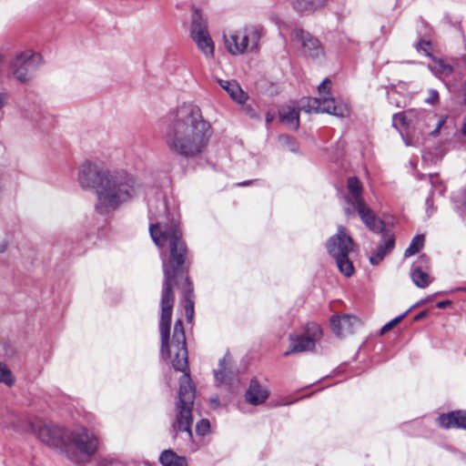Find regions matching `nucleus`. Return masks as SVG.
I'll use <instances>...</instances> for the list:
<instances>
[{"mask_svg":"<svg viewBox=\"0 0 466 466\" xmlns=\"http://www.w3.org/2000/svg\"><path fill=\"white\" fill-rule=\"evenodd\" d=\"M273 118H274V115H272L270 113H268L267 116H266V122L269 123V122H271L273 120Z\"/></svg>","mask_w":466,"mask_h":466,"instance_id":"42","label":"nucleus"},{"mask_svg":"<svg viewBox=\"0 0 466 466\" xmlns=\"http://www.w3.org/2000/svg\"><path fill=\"white\" fill-rule=\"evenodd\" d=\"M425 300H420L419 301L416 305H414L413 307H411L410 309H408L407 311H405L403 314L396 317L395 319H391L390 321H389L388 323H386L382 328H381V330H380V333L381 334H384L386 332H388L389 330H390L393 327H395L398 323H400L405 317L406 315L410 311L411 309L419 306V305H421L422 303H424Z\"/></svg>","mask_w":466,"mask_h":466,"instance_id":"30","label":"nucleus"},{"mask_svg":"<svg viewBox=\"0 0 466 466\" xmlns=\"http://www.w3.org/2000/svg\"><path fill=\"white\" fill-rule=\"evenodd\" d=\"M395 247V238L390 233H384L376 251L370 257L372 265H378L384 258L390 253Z\"/></svg>","mask_w":466,"mask_h":466,"instance_id":"19","label":"nucleus"},{"mask_svg":"<svg viewBox=\"0 0 466 466\" xmlns=\"http://www.w3.org/2000/svg\"><path fill=\"white\" fill-rule=\"evenodd\" d=\"M42 62V56L27 50L16 55L9 62L10 76L22 84L29 82L35 70Z\"/></svg>","mask_w":466,"mask_h":466,"instance_id":"8","label":"nucleus"},{"mask_svg":"<svg viewBox=\"0 0 466 466\" xmlns=\"http://www.w3.org/2000/svg\"><path fill=\"white\" fill-rule=\"evenodd\" d=\"M432 198L431 197H428L426 199V207H427V213H432Z\"/></svg>","mask_w":466,"mask_h":466,"instance_id":"38","label":"nucleus"},{"mask_svg":"<svg viewBox=\"0 0 466 466\" xmlns=\"http://www.w3.org/2000/svg\"><path fill=\"white\" fill-rule=\"evenodd\" d=\"M269 395V391L266 386L259 383L257 379L250 380L249 387L246 391V400L253 405L258 406L266 401Z\"/></svg>","mask_w":466,"mask_h":466,"instance_id":"18","label":"nucleus"},{"mask_svg":"<svg viewBox=\"0 0 466 466\" xmlns=\"http://www.w3.org/2000/svg\"><path fill=\"white\" fill-rule=\"evenodd\" d=\"M438 422L445 429H466V410H455L441 414L438 418Z\"/></svg>","mask_w":466,"mask_h":466,"instance_id":"21","label":"nucleus"},{"mask_svg":"<svg viewBox=\"0 0 466 466\" xmlns=\"http://www.w3.org/2000/svg\"><path fill=\"white\" fill-rule=\"evenodd\" d=\"M427 311H421L414 317L415 321H419L427 316Z\"/></svg>","mask_w":466,"mask_h":466,"instance_id":"40","label":"nucleus"},{"mask_svg":"<svg viewBox=\"0 0 466 466\" xmlns=\"http://www.w3.org/2000/svg\"><path fill=\"white\" fill-rule=\"evenodd\" d=\"M210 401H211L212 406L215 407V408L219 405L218 400L217 398L211 399Z\"/></svg>","mask_w":466,"mask_h":466,"instance_id":"43","label":"nucleus"},{"mask_svg":"<svg viewBox=\"0 0 466 466\" xmlns=\"http://www.w3.org/2000/svg\"><path fill=\"white\" fill-rule=\"evenodd\" d=\"M76 182L83 190H93L96 210L102 215L116 210L136 198L140 182L124 169L109 168L100 160L86 159L76 168Z\"/></svg>","mask_w":466,"mask_h":466,"instance_id":"2","label":"nucleus"},{"mask_svg":"<svg viewBox=\"0 0 466 466\" xmlns=\"http://www.w3.org/2000/svg\"><path fill=\"white\" fill-rule=\"evenodd\" d=\"M330 326L332 331L338 337H346L355 332V330L360 326V321L355 316L335 315L330 319Z\"/></svg>","mask_w":466,"mask_h":466,"instance_id":"13","label":"nucleus"},{"mask_svg":"<svg viewBox=\"0 0 466 466\" xmlns=\"http://www.w3.org/2000/svg\"><path fill=\"white\" fill-rule=\"evenodd\" d=\"M15 380L11 370L5 364L0 362V383L11 387L15 384Z\"/></svg>","mask_w":466,"mask_h":466,"instance_id":"29","label":"nucleus"},{"mask_svg":"<svg viewBox=\"0 0 466 466\" xmlns=\"http://www.w3.org/2000/svg\"><path fill=\"white\" fill-rule=\"evenodd\" d=\"M210 424L208 420H201L196 425V431L198 435L205 436L209 432Z\"/></svg>","mask_w":466,"mask_h":466,"instance_id":"32","label":"nucleus"},{"mask_svg":"<svg viewBox=\"0 0 466 466\" xmlns=\"http://www.w3.org/2000/svg\"><path fill=\"white\" fill-rule=\"evenodd\" d=\"M445 121H446V117H444V116L440 117L437 122L435 129L431 132V135L433 137L438 136L442 126L444 125Z\"/></svg>","mask_w":466,"mask_h":466,"instance_id":"35","label":"nucleus"},{"mask_svg":"<svg viewBox=\"0 0 466 466\" xmlns=\"http://www.w3.org/2000/svg\"><path fill=\"white\" fill-rule=\"evenodd\" d=\"M7 248V244L3 242L0 244V253H4Z\"/></svg>","mask_w":466,"mask_h":466,"instance_id":"41","label":"nucleus"},{"mask_svg":"<svg viewBox=\"0 0 466 466\" xmlns=\"http://www.w3.org/2000/svg\"><path fill=\"white\" fill-rule=\"evenodd\" d=\"M289 149L291 151H296L297 150V147H295L294 143H291L290 147H289Z\"/></svg>","mask_w":466,"mask_h":466,"instance_id":"44","label":"nucleus"},{"mask_svg":"<svg viewBox=\"0 0 466 466\" xmlns=\"http://www.w3.org/2000/svg\"><path fill=\"white\" fill-rule=\"evenodd\" d=\"M459 289L466 291V288H460Z\"/></svg>","mask_w":466,"mask_h":466,"instance_id":"48","label":"nucleus"},{"mask_svg":"<svg viewBox=\"0 0 466 466\" xmlns=\"http://www.w3.org/2000/svg\"><path fill=\"white\" fill-rule=\"evenodd\" d=\"M218 82L234 101L242 104L247 100L248 95L236 81L219 79Z\"/></svg>","mask_w":466,"mask_h":466,"instance_id":"23","label":"nucleus"},{"mask_svg":"<svg viewBox=\"0 0 466 466\" xmlns=\"http://www.w3.org/2000/svg\"><path fill=\"white\" fill-rule=\"evenodd\" d=\"M327 4V0H296L294 8L304 14H311L322 9Z\"/></svg>","mask_w":466,"mask_h":466,"instance_id":"24","label":"nucleus"},{"mask_svg":"<svg viewBox=\"0 0 466 466\" xmlns=\"http://www.w3.org/2000/svg\"><path fill=\"white\" fill-rule=\"evenodd\" d=\"M416 49L422 51L426 56H431V43L428 41H420L415 45Z\"/></svg>","mask_w":466,"mask_h":466,"instance_id":"33","label":"nucleus"},{"mask_svg":"<svg viewBox=\"0 0 466 466\" xmlns=\"http://www.w3.org/2000/svg\"><path fill=\"white\" fill-rule=\"evenodd\" d=\"M68 429L52 422H44L39 426L37 436L39 440L49 447L63 451Z\"/></svg>","mask_w":466,"mask_h":466,"instance_id":"11","label":"nucleus"},{"mask_svg":"<svg viewBox=\"0 0 466 466\" xmlns=\"http://www.w3.org/2000/svg\"><path fill=\"white\" fill-rule=\"evenodd\" d=\"M392 126L399 130L408 126L405 115L403 113L394 114L392 117Z\"/></svg>","mask_w":466,"mask_h":466,"instance_id":"31","label":"nucleus"},{"mask_svg":"<svg viewBox=\"0 0 466 466\" xmlns=\"http://www.w3.org/2000/svg\"><path fill=\"white\" fill-rule=\"evenodd\" d=\"M322 330L316 323H309L301 335L291 334L289 336L290 346L284 355L299 353L314 350L316 342L321 338Z\"/></svg>","mask_w":466,"mask_h":466,"instance_id":"10","label":"nucleus"},{"mask_svg":"<svg viewBox=\"0 0 466 466\" xmlns=\"http://www.w3.org/2000/svg\"><path fill=\"white\" fill-rule=\"evenodd\" d=\"M212 133L211 125L204 119L200 108L183 104L168 115L164 137L171 153L194 158L206 151Z\"/></svg>","mask_w":466,"mask_h":466,"instance_id":"3","label":"nucleus"},{"mask_svg":"<svg viewBox=\"0 0 466 466\" xmlns=\"http://www.w3.org/2000/svg\"><path fill=\"white\" fill-rule=\"evenodd\" d=\"M331 82L325 79L319 86V97H309L300 102V107L306 113H327L338 117H346L350 115L349 106L342 101H336L329 96Z\"/></svg>","mask_w":466,"mask_h":466,"instance_id":"5","label":"nucleus"},{"mask_svg":"<svg viewBox=\"0 0 466 466\" xmlns=\"http://www.w3.org/2000/svg\"><path fill=\"white\" fill-rule=\"evenodd\" d=\"M214 377L218 386L228 388L234 380V373L231 370V358L226 355L218 362V367L214 370Z\"/></svg>","mask_w":466,"mask_h":466,"instance_id":"17","label":"nucleus"},{"mask_svg":"<svg viewBox=\"0 0 466 466\" xmlns=\"http://www.w3.org/2000/svg\"><path fill=\"white\" fill-rule=\"evenodd\" d=\"M190 36L206 58H213L215 44L209 35L206 18L196 10L192 15Z\"/></svg>","mask_w":466,"mask_h":466,"instance_id":"9","label":"nucleus"},{"mask_svg":"<svg viewBox=\"0 0 466 466\" xmlns=\"http://www.w3.org/2000/svg\"><path fill=\"white\" fill-rule=\"evenodd\" d=\"M159 462L162 466H187V459L172 450L163 451L159 456Z\"/></svg>","mask_w":466,"mask_h":466,"instance_id":"25","label":"nucleus"},{"mask_svg":"<svg viewBox=\"0 0 466 466\" xmlns=\"http://www.w3.org/2000/svg\"><path fill=\"white\" fill-rule=\"evenodd\" d=\"M291 40L296 45L301 46L305 56L311 58H319L323 55V49L319 41L302 29H294L291 33Z\"/></svg>","mask_w":466,"mask_h":466,"instance_id":"12","label":"nucleus"},{"mask_svg":"<svg viewBox=\"0 0 466 466\" xmlns=\"http://www.w3.org/2000/svg\"><path fill=\"white\" fill-rule=\"evenodd\" d=\"M429 259L425 255L420 256L413 264L410 277L413 283L419 288H426L431 283V278L425 271L428 268Z\"/></svg>","mask_w":466,"mask_h":466,"instance_id":"16","label":"nucleus"},{"mask_svg":"<svg viewBox=\"0 0 466 466\" xmlns=\"http://www.w3.org/2000/svg\"><path fill=\"white\" fill-rule=\"evenodd\" d=\"M461 131H462V134H463L464 136H466V122L464 123V125H463V127H462Z\"/></svg>","mask_w":466,"mask_h":466,"instance_id":"45","label":"nucleus"},{"mask_svg":"<svg viewBox=\"0 0 466 466\" xmlns=\"http://www.w3.org/2000/svg\"><path fill=\"white\" fill-rule=\"evenodd\" d=\"M98 438L84 426L68 430L63 453L74 462L86 463L96 452Z\"/></svg>","mask_w":466,"mask_h":466,"instance_id":"4","label":"nucleus"},{"mask_svg":"<svg viewBox=\"0 0 466 466\" xmlns=\"http://www.w3.org/2000/svg\"><path fill=\"white\" fill-rule=\"evenodd\" d=\"M451 304V301L450 300H443V301H439L437 303V307L439 309H445L447 306H449Z\"/></svg>","mask_w":466,"mask_h":466,"instance_id":"39","label":"nucleus"},{"mask_svg":"<svg viewBox=\"0 0 466 466\" xmlns=\"http://www.w3.org/2000/svg\"><path fill=\"white\" fill-rule=\"evenodd\" d=\"M345 212H346L347 214H350V213H352V211H350L349 208H345Z\"/></svg>","mask_w":466,"mask_h":466,"instance_id":"47","label":"nucleus"},{"mask_svg":"<svg viewBox=\"0 0 466 466\" xmlns=\"http://www.w3.org/2000/svg\"><path fill=\"white\" fill-rule=\"evenodd\" d=\"M8 96L5 92H0V110L7 104Z\"/></svg>","mask_w":466,"mask_h":466,"instance_id":"37","label":"nucleus"},{"mask_svg":"<svg viewBox=\"0 0 466 466\" xmlns=\"http://www.w3.org/2000/svg\"><path fill=\"white\" fill-rule=\"evenodd\" d=\"M187 289H185L184 294V309L186 317L188 321H190L193 318L194 314V301H193V288L189 280L187 279Z\"/></svg>","mask_w":466,"mask_h":466,"instance_id":"26","label":"nucleus"},{"mask_svg":"<svg viewBox=\"0 0 466 466\" xmlns=\"http://www.w3.org/2000/svg\"><path fill=\"white\" fill-rule=\"evenodd\" d=\"M424 245V236L418 235L414 237L410 244V246L406 248L404 252V257L409 258L413 256L417 252H419Z\"/></svg>","mask_w":466,"mask_h":466,"instance_id":"28","label":"nucleus"},{"mask_svg":"<svg viewBox=\"0 0 466 466\" xmlns=\"http://www.w3.org/2000/svg\"><path fill=\"white\" fill-rule=\"evenodd\" d=\"M282 139H285L287 143H289L291 141V138L289 137H283Z\"/></svg>","mask_w":466,"mask_h":466,"instance_id":"46","label":"nucleus"},{"mask_svg":"<svg viewBox=\"0 0 466 466\" xmlns=\"http://www.w3.org/2000/svg\"><path fill=\"white\" fill-rule=\"evenodd\" d=\"M0 427L4 430L23 432L28 431L31 425L25 415L6 410L0 417Z\"/></svg>","mask_w":466,"mask_h":466,"instance_id":"14","label":"nucleus"},{"mask_svg":"<svg viewBox=\"0 0 466 466\" xmlns=\"http://www.w3.org/2000/svg\"><path fill=\"white\" fill-rule=\"evenodd\" d=\"M20 116L23 119L27 121H34L35 119V114L24 107L20 109Z\"/></svg>","mask_w":466,"mask_h":466,"instance_id":"34","label":"nucleus"},{"mask_svg":"<svg viewBox=\"0 0 466 466\" xmlns=\"http://www.w3.org/2000/svg\"><path fill=\"white\" fill-rule=\"evenodd\" d=\"M362 220V222L372 231H382L384 228L383 221L378 218L375 213L365 204L354 208Z\"/></svg>","mask_w":466,"mask_h":466,"instance_id":"20","label":"nucleus"},{"mask_svg":"<svg viewBox=\"0 0 466 466\" xmlns=\"http://www.w3.org/2000/svg\"><path fill=\"white\" fill-rule=\"evenodd\" d=\"M279 119L281 123L288 126L293 130H297L299 127V109L296 107L287 105L283 106L279 111Z\"/></svg>","mask_w":466,"mask_h":466,"instance_id":"22","label":"nucleus"},{"mask_svg":"<svg viewBox=\"0 0 466 466\" xmlns=\"http://www.w3.org/2000/svg\"><path fill=\"white\" fill-rule=\"evenodd\" d=\"M152 240L160 249L167 248L169 256L162 258L164 283L161 296V319L159 324L161 335V355L172 358V366L182 374L179 378L178 400L176 402V420L172 425L175 431H185L192 437V406L195 400V387L187 370V350L183 323L177 319L175 323L171 345H168L170 320L174 305L173 285L176 278L182 272L187 256V247L177 220L157 222L149 227Z\"/></svg>","mask_w":466,"mask_h":466,"instance_id":"1","label":"nucleus"},{"mask_svg":"<svg viewBox=\"0 0 466 466\" xmlns=\"http://www.w3.org/2000/svg\"><path fill=\"white\" fill-rule=\"evenodd\" d=\"M439 95L436 90H430L429 96L426 98V102L429 104H434L438 101Z\"/></svg>","mask_w":466,"mask_h":466,"instance_id":"36","label":"nucleus"},{"mask_svg":"<svg viewBox=\"0 0 466 466\" xmlns=\"http://www.w3.org/2000/svg\"><path fill=\"white\" fill-rule=\"evenodd\" d=\"M429 69L439 77L448 76L452 73L451 66L441 59H433L429 65Z\"/></svg>","mask_w":466,"mask_h":466,"instance_id":"27","label":"nucleus"},{"mask_svg":"<svg viewBox=\"0 0 466 466\" xmlns=\"http://www.w3.org/2000/svg\"><path fill=\"white\" fill-rule=\"evenodd\" d=\"M363 185L360 179L356 177H350L347 181V195L345 196V201L350 205L353 209L365 204L362 197Z\"/></svg>","mask_w":466,"mask_h":466,"instance_id":"15","label":"nucleus"},{"mask_svg":"<svg viewBox=\"0 0 466 466\" xmlns=\"http://www.w3.org/2000/svg\"><path fill=\"white\" fill-rule=\"evenodd\" d=\"M326 248L336 261L339 270L345 277L352 276L354 267L349 256L354 249V242L343 226L338 227L337 233L328 239Z\"/></svg>","mask_w":466,"mask_h":466,"instance_id":"6","label":"nucleus"},{"mask_svg":"<svg viewBox=\"0 0 466 466\" xmlns=\"http://www.w3.org/2000/svg\"><path fill=\"white\" fill-rule=\"evenodd\" d=\"M262 29L257 25H248L224 35V46L233 56L252 53L258 49Z\"/></svg>","mask_w":466,"mask_h":466,"instance_id":"7","label":"nucleus"}]
</instances>
